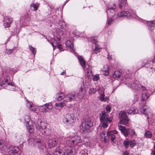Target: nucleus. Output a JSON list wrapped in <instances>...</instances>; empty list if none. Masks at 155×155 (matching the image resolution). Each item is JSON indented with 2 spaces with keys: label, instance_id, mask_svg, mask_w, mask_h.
I'll return each instance as SVG.
<instances>
[{
  "label": "nucleus",
  "instance_id": "obj_1",
  "mask_svg": "<svg viewBox=\"0 0 155 155\" xmlns=\"http://www.w3.org/2000/svg\"><path fill=\"white\" fill-rule=\"evenodd\" d=\"M106 132L105 131L101 132L100 136L103 139L105 142H107L110 140L111 141L114 143H115L116 141L115 134H117V132L116 130L109 131L107 134V135L105 136Z\"/></svg>",
  "mask_w": 155,
  "mask_h": 155
},
{
  "label": "nucleus",
  "instance_id": "obj_2",
  "mask_svg": "<svg viewBox=\"0 0 155 155\" xmlns=\"http://www.w3.org/2000/svg\"><path fill=\"white\" fill-rule=\"evenodd\" d=\"M93 124L90 119H86L80 126V130L84 134H88L90 131V129Z\"/></svg>",
  "mask_w": 155,
  "mask_h": 155
},
{
  "label": "nucleus",
  "instance_id": "obj_3",
  "mask_svg": "<svg viewBox=\"0 0 155 155\" xmlns=\"http://www.w3.org/2000/svg\"><path fill=\"white\" fill-rule=\"evenodd\" d=\"M100 120L102 127L104 128L108 127V124L112 121V118L109 117L107 113L102 111L100 114Z\"/></svg>",
  "mask_w": 155,
  "mask_h": 155
},
{
  "label": "nucleus",
  "instance_id": "obj_4",
  "mask_svg": "<svg viewBox=\"0 0 155 155\" xmlns=\"http://www.w3.org/2000/svg\"><path fill=\"white\" fill-rule=\"evenodd\" d=\"M66 144L69 147H74L81 142V137L78 135L70 136L66 138Z\"/></svg>",
  "mask_w": 155,
  "mask_h": 155
},
{
  "label": "nucleus",
  "instance_id": "obj_5",
  "mask_svg": "<svg viewBox=\"0 0 155 155\" xmlns=\"http://www.w3.org/2000/svg\"><path fill=\"white\" fill-rule=\"evenodd\" d=\"M35 127L43 135L49 136L51 134V129H46V124L43 122L41 123L40 124L38 123L36 124Z\"/></svg>",
  "mask_w": 155,
  "mask_h": 155
},
{
  "label": "nucleus",
  "instance_id": "obj_6",
  "mask_svg": "<svg viewBox=\"0 0 155 155\" xmlns=\"http://www.w3.org/2000/svg\"><path fill=\"white\" fill-rule=\"evenodd\" d=\"M75 120V117L72 114H67L63 118V122L70 126L73 125Z\"/></svg>",
  "mask_w": 155,
  "mask_h": 155
},
{
  "label": "nucleus",
  "instance_id": "obj_7",
  "mask_svg": "<svg viewBox=\"0 0 155 155\" xmlns=\"http://www.w3.org/2000/svg\"><path fill=\"white\" fill-rule=\"evenodd\" d=\"M76 98V94L74 91L67 94L63 98L64 101L66 103L70 102L74 100Z\"/></svg>",
  "mask_w": 155,
  "mask_h": 155
},
{
  "label": "nucleus",
  "instance_id": "obj_8",
  "mask_svg": "<svg viewBox=\"0 0 155 155\" xmlns=\"http://www.w3.org/2000/svg\"><path fill=\"white\" fill-rule=\"evenodd\" d=\"M107 7L108 9L106 12L108 16H112L113 14H115L116 9V6L115 4L113 3L109 4L107 5Z\"/></svg>",
  "mask_w": 155,
  "mask_h": 155
},
{
  "label": "nucleus",
  "instance_id": "obj_9",
  "mask_svg": "<svg viewBox=\"0 0 155 155\" xmlns=\"http://www.w3.org/2000/svg\"><path fill=\"white\" fill-rule=\"evenodd\" d=\"M119 117L121 124H126L129 121L128 118L127 116L126 112H121L119 114Z\"/></svg>",
  "mask_w": 155,
  "mask_h": 155
},
{
  "label": "nucleus",
  "instance_id": "obj_10",
  "mask_svg": "<svg viewBox=\"0 0 155 155\" xmlns=\"http://www.w3.org/2000/svg\"><path fill=\"white\" fill-rule=\"evenodd\" d=\"M8 149H10L9 150V153L10 155H20V154L21 151L17 147H13L10 145V146L8 147Z\"/></svg>",
  "mask_w": 155,
  "mask_h": 155
},
{
  "label": "nucleus",
  "instance_id": "obj_11",
  "mask_svg": "<svg viewBox=\"0 0 155 155\" xmlns=\"http://www.w3.org/2000/svg\"><path fill=\"white\" fill-rule=\"evenodd\" d=\"M128 87L134 89L136 91L140 90L141 85L139 84V82L137 81H132L128 83Z\"/></svg>",
  "mask_w": 155,
  "mask_h": 155
},
{
  "label": "nucleus",
  "instance_id": "obj_12",
  "mask_svg": "<svg viewBox=\"0 0 155 155\" xmlns=\"http://www.w3.org/2000/svg\"><path fill=\"white\" fill-rule=\"evenodd\" d=\"M10 146V143L6 140H0V150L2 151L7 150Z\"/></svg>",
  "mask_w": 155,
  "mask_h": 155
},
{
  "label": "nucleus",
  "instance_id": "obj_13",
  "mask_svg": "<svg viewBox=\"0 0 155 155\" xmlns=\"http://www.w3.org/2000/svg\"><path fill=\"white\" fill-rule=\"evenodd\" d=\"M58 142V140L56 138L49 139L48 141V146L49 148H52L55 147Z\"/></svg>",
  "mask_w": 155,
  "mask_h": 155
},
{
  "label": "nucleus",
  "instance_id": "obj_14",
  "mask_svg": "<svg viewBox=\"0 0 155 155\" xmlns=\"http://www.w3.org/2000/svg\"><path fill=\"white\" fill-rule=\"evenodd\" d=\"M85 87L84 86L81 87L78 93L77 94V96L79 99L83 98L85 94Z\"/></svg>",
  "mask_w": 155,
  "mask_h": 155
},
{
  "label": "nucleus",
  "instance_id": "obj_15",
  "mask_svg": "<svg viewBox=\"0 0 155 155\" xmlns=\"http://www.w3.org/2000/svg\"><path fill=\"white\" fill-rule=\"evenodd\" d=\"M132 13H130L127 11H123L119 12L117 15L118 17L127 16L128 18H130L132 15Z\"/></svg>",
  "mask_w": 155,
  "mask_h": 155
},
{
  "label": "nucleus",
  "instance_id": "obj_16",
  "mask_svg": "<svg viewBox=\"0 0 155 155\" xmlns=\"http://www.w3.org/2000/svg\"><path fill=\"white\" fill-rule=\"evenodd\" d=\"M119 130H120L124 135L126 137H128V132L129 128L126 129V127L122 126H118Z\"/></svg>",
  "mask_w": 155,
  "mask_h": 155
},
{
  "label": "nucleus",
  "instance_id": "obj_17",
  "mask_svg": "<svg viewBox=\"0 0 155 155\" xmlns=\"http://www.w3.org/2000/svg\"><path fill=\"white\" fill-rule=\"evenodd\" d=\"M27 101L26 104V106L30 110L37 113L36 112V111H37L36 106H35L32 102H29L27 101Z\"/></svg>",
  "mask_w": 155,
  "mask_h": 155
},
{
  "label": "nucleus",
  "instance_id": "obj_18",
  "mask_svg": "<svg viewBox=\"0 0 155 155\" xmlns=\"http://www.w3.org/2000/svg\"><path fill=\"white\" fill-rule=\"evenodd\" d=\"M12 18H9L8 17L4 19V25L5 27H9L10 26V24L12 22Z\"/></svg>",
  "mask_w": 155,
  "mask_h": 155
},
{
  "label": "nucleus",
  "instance_id": "obj_19",
  "mask_svg": "<svg viewBox=\"0 0 155 155\" xmlns=\"http://www.w3.org/2000/svg\"><path fill=\"white\" fill-rule=\"evenodd\" d=\"M127 112L129 114H134L137 113L138 111L136 107L134 106L131 107L128 109H127Z\"/></svg>",
  "mask_w": 155,
  "mask_h": 155
},
{
  "label": "nucleus",
  "instance_id": "obj_20",
  "mask_svg": "<svg viewBox=\"0 0 155 155\" xmlns=\"http://www.w3.org/2000/svg\"><path fill=\"white\" fill-rule=\"evenodd\" d=\"M149 29L152 31L155 26V20L148 21L147 23Z\"/></svg>",
  "mask_w": 155,
  "mask_h": 155
},
{
  "label": "nucleus",
  "instance_id": "obj_21",
  "mask_svg": "<svg viewBox=\"0 0 155 155\" xmlns=\"http://www.w3.org/2000/svg\"><path fill=\"white\" fill-rule=\"evenodd\" d=\"M43 36L45 37L48 41L52 45L54 49V48H55V47L58 45V44L57 41L56 40H55V39H52V41H50V40H48L47 37H45L44 35Z\"/></svg>",
  "mask_w": 155,
  "mask_h": 155
},
{
  "label": "nucleus",
  "instance_id": "obj_22",
  "mask_svg": "<svg viewBox=\"0 0 155 155\" xmlns=\"http://www.w3.org/2000/svg\"><path fill=\"white\" fill-rule=\"evenodd\" d=\"M54 155H65L64 152L60 149L57 148L53 152Z\"/></svg>",
  "mask_w": 155,
  "mask_h": 155
},
{
  "label": "nucleus",
  "instance_id": "obj_23",
  "mask_svg": "<svg viewBox=\"0 0 155 155\" xmlns=\"http://www.w3.org/2000/svg\"><path fill=\"white\" fill-rule=\"evenodd\" d=\"M66 46L70 48L71 51L73 52L74 51V50L73 49V45L71 41L70 40H68L65 43Z\"/></svg>",
  "mask_w": 155,
  "mask_h": 155
},
{
  "label": "nucleus",
  "instance_id": "obj_24",
  "mask_svg": "<svg viewBox=\"0 0 155 155\" xmlns=\"http://www.w3.org/2000/svg\"><path fill=\"white\" fill-rule=\"evenodd\" d=\"M99 98L100 100L102 101L106 102L108 101L109 97L108 96L105 97V94L103 93L101 94Z\"/></svg>",
  "mask_w": 155,
  "mask_h": 155
},
{
  "label": "nucleus",
  "instance_id": "obj_25",
  "mask_svg": "<svg viewBox=\"0 0 155 155\" xmlns=\"http://www.w3.org/2000/svg\"><path fill=\"white\" fill-rule=\"evenodd\" d=\"M103 74L105 75H108L109 74V68L107 65H105L103 70Z\"/></svg>",
  "mask_w": 155,
  "mask_h": 155
},
{
  "label": "nucleus",
  "instance_id": "obj_26",
  "mask_svg": "<svg viewBox=\"0 0 155 155\" xmlns=\"http://www.w3.org/2000/svg\"><path fill=\"white\" fill-rule=\"evenodd\" d=\"M70 147L68 149H65V152H64L65 155V154L66 155H73L71 147Z\"/></svg>",
  "mask_w": 155,
  "mask_h": 155
},
{
  "label": "nucleus",
  "instance_id": "obj_27",
  "mask_svg": "<svg viewBox=\"0 0 155 155\" xmlns=\"http://www.w3.org/2000/svg\"><path fill=\"white\" fill-rule=\"evenodd\" d=\"M30 7L31 8L32 10L36 11L38 8V3H32L30 5Z\"/></svg>",
  "mask_w": 155,
  "mask_h": 155
},
{
  "label": "nucleus",
  "instance_id": "obj_28",
  "mask_svg": "<svg viewBox=\"0 0 155 155\" xmlns=\"http://www.w3.org/2000/svg\"><path fill=\"white\" fill-rule=\"evenodd\" d=\"M120 73L118 71H116L113 74V76L114 78H118L120 77Z\"/></svg>",
  "mask_w": 155,
  "mask_h": 155
},
{
  "label": "nucleus",
  "instance_id": "obj_29",
  "mask_svg": "<svg viewBox=\"0 0 155 155\" xmlns=\"http://www.w3.org/2000/svg\"><path fill=\"white\" fill-rule=\"evenodd\" d=\"M51 105V103L44 104V106L46 108V110L48 111V112L49 110L52 109V106Z\"/></svg>",
  "mask_w": 155,
  "mask_h": 155
},
{
  "label": "nucleus",
  "instance_id": "obj_30",
  "mask_svg": "<svg viewBox=\"0 0 155 155\" xmlns=\"http://www.w3.org/2000/svg\"><path fill=\"white\" fill-rule=\"evenodd\" d=\"M127 3V0H121L120 3L119 5V8L120 9L121 8L123 7V5L125 7Z\"/></svg>",
  "mask_w": 155,
  "mask_h": 155
},
{
  "label": "nucleus",
  "instance_id": "obj_31",
  "mask_svg": "<svg viewBox=\"0 0 155 155\" xmlns=\"http://www.w3.org/2000/svg\"><path fill=\"white\" fill-rule=\"evenodd\" d=\"M94 44H95V48L94 51V53L97 54L100 52V48L98 47V45L97 43L94 42Z\"/></svg>",
  "mask_w": 155,
  "mask_h": 155
},
{
  "label": "nucleus",
  "instance_id": "obj_32",
  "mask_svg": "<svg viewBox=\"0 0 155 155\" xmlns=\"http://www.w3.org/2000/svg\"><path fill=\"white\" fill-rule=\"evenodd\" d=\"M66 105V102L63 101V102H60L59 103H56L55 104V106L56 107H59L61 108L63 107Z\"/></svg>",
  "mask_w": 155,
  "mask_h": 155
},
{
  "label": "nucleus",
  "instance_id": "obj_33",
  "mask_svg": "<svg viewBox=\"0 0 155 155\" xmlns=\"http://www.w3.org/2000/svg\"><path fill=\"white\" fill-rule=\"evenodd\" d=\"M57 98H56L57 100L59 101H61L62 99H63V98L64 97V96L62 94H61L60 95H59L58 94H57L56 95Z\"/></svg>",
  "mask_w": 155,
  "mask_h": 155
},
{
  "label": "nucleus",
  "instance_id": "obj_34",
  "mask_svg": "<svg viewBox=\"0 0 155 155\" xmlns=\"http://www.w3.org/2000/svg\"><path fill=\"white\" fill-rule=\"evenodd\" d=\"M152 136V134L151 132L148 130L146 131L145 133V136L147 138H150Z\"/></svg>",
  "mask_w": 155,
  "mask_h": 155
},
{
  "label": "nucleus",
  "instance_id": "obj_35",
  "mask_svg": "<svg viewBox=\"0 0 155 155\" xmlns=\"http://www.w3.org/2000/svg\"><path fill=\"white\" fill-rule=\"evenodd\" d=\"M27 129L30 133H32L34 132V126L32 125H28L27 127Z\"/></svg>",
  "mask_w": 155,
  "mask_h": 155
},
{
  "label": "nucleus",
  "instance_id": "obj_36",
  "mask_svg": "<svg viewBox=\"0 0 155 155\" xmlns=\"http://www.w3.org/2000/svg\"><path fill=\"white\" fill-rule=\"evenodd\" d=\"M39 110L44 113H46L48 112V111L46 110L44 105L40 106L39 108Z\"/></svg>",
  "mask_w": 155,
  "mask_h": 155
},
{
  "label": "nucleus",
  "instance_id": "obj_37",
  "mask_svg": "<svg viewBox=\"0 0 155 155\" xmlns=\"http://www.w3.org/2000/svg\"><path fill=\"white\" fill-rule=\"evenodd\" d=\"M149 96L146 93H143L142 95L141 100L143 101H145L148 97Z\"/></svg>",
  "mask_w": 155,
  "mask_h": 155
},
{
  "label": "nucleus",
  "instance_id": "obj_38",
  "mask_svg": "<svg viewBox=\"0 0 155 155\" xmlns=\"http://www.w3.org/2000/svg\"><path fill=\"white\" fill-rule=\"evenodd\" d=\"M141 112L142 113L144 114H145L146 116H148L149 115L148 113H147L148 110L144 108H143L140 110Z\"/></svg>",
  "mask_w": 155,
  "mask_h": 155
},
{
  "label": "nucleus",
  "instance_id": "obj_39",
  "mask_svg": "<svg viewBox=\"0 0 155 155\" xmlns=\"http://www.w3.org/2000/svg\"><path fill=\"white\" fill-rule=\"evenodd\" d=\"M29 47L30 50L31 51V52L33 55H35L36 52V51L35 50V48L30 45L29 46Z\"/></svg>",
  "mask_w": 155,
  "mask_h": 155
},
{
  "label": "nucleus",
  "instance_id": "obj_40",
  "mask_svg": "<svg viewBox=\"0 0 155 155\" xmlns=\"http://www.w3.org/2000/svg\"><path fill=\"white\" fill-rule=\"evenodd\" d=\"M96 91V90L95 88H90L89 91V94L91 95L94 94Z\"/></svg>",
  "mask_w": 155,
  "mask_h": 155
},
{
  "label": "nucleus",
  "instance_id": "obj_41",
  "mask_svg": "<svg viewBox=\"0 0 155 155\" xmlns=\"http://www.w3.org/2000/svg\"><path fill=\"white\" fill-rule=\"evenodd\" d=\"M130 134L131 136L134 135H135V133L134 131L131 129L129 128L128 132V136Z\"/></svg>",
  "mask_w": 155,
  "mask_h": 155
},
{
  "label": "nucleus",
  "instance_id": "obj_42",
  "mask_svg": "<svg viewBox=\"0 0 155 155\" xmlns=\"http://www.w3.org/2000/svg\"><path fill=\"white\" fill-rule=\"evenodd\" d=\"M135 142L134 140L129 142L130 146L131 148L135 146Z\"/></svg>",
  "mask_w": 155,
  "mask_h": 155
},
{
  "label": "nucleus",
  "instance_id": "obj_43",
  "mask_svg": "<svg viewBox=\"0 0 155 155\" xmlns=\"http://www.w3.org/2000/svg\"><path fill=\"white\" fill-rule=\"evenodd\" d=\"M15 50V49L13 48L12 49H7L6 50V53L9 55L12 54L13 51Z\"/></svg>",
  "mask_w": 155,
  "mask_h": 155
},
{
  "label": "nucleus",
  "instance_id": "obj_44",
  "mask_svg": "<svg viewBox=\"0 0 155 155\" xmlns=\"http://www.w3.org/2000/svg\"><path fill=\"white\" fill-rule=\"evenodd\" d=\"M99 79L100 77L98 74L95 75L93 78V80L94 81H97Z\"/></svg>",
  "mask_w": 155,
  "mask_h": 155
},
{
  "label": "nucleus",
  "instance_id": "obj_45",
  "mask_svg": "<svg viewBox=\"0 0 155 155\" xmlns=\"http://www.w3.org/2000/svg\"><path fill=\"white\" fill-rule=\"evenodd\" d=\"M123 144L126 147H127L129 144V142L128 141L125 140Z\"/></svg>",
  "mask_w": 155,
  "mask_h": 155
},
{
  "label": "nucleus",
  "instance_id": "obj_46",
  "mask_svg": "<svg viewBox=\"0 0 155 155\" xmlns=\"http://www.w3.org/2000/svg\"><path fill=\"white\" fill-rule=\"evenodd\" d=\"M80 62L81 65L82 66V67L83 68H84L86 64L85 61L84 60L82 61H80Z\"/></svg>",
  "mask_w": 155,
  "mask_h": 155
},
{
  "label": "nucleus",
  "instance_id": "obj_47",
  "mask_svg": "<svg viewBox=\"0 0 155 155\" xmlns=\"http://www.w3.org/2000/svg\"><path fill=\"white\" fill-rule=\"evenodd\" d=\"M92 72L91 71L89 70L87 71V75L88 77H90L91 76L93 75Z\"/></svg>",
  "mask_w": 155,
  "mask_h": 155
},
{
  "label": "nucleus",
  "instance_id": "obj_48",
  "mask_svg": "<svg viewBox=\"0 0 155 155\" xmlns=\"http://www.w3.org/2000/svg\"><path fill=\"white\" fill-rule=\"evenodd\" d=\"M97 37H93L91 38V41L93 42L94 43V42L96 43H97V42L96 40V39H97Z\"/></svg>",
  "mask_w": 155,
  "mask_h": 155
},
{
  "label": "nucleus",
  "instance_id": "obj_49",
  "mask_svg": "<svg viewBox=\"0 0 155 155\" xmlns=\"http://www.w3.org/2000/svg\"><path fill=\"white\" fill-rule=\"evenodd\" d=\"M113 21V20H112L111 19H109L107 21V24H108L109 25H110L111 24H112Z\"/></svg>",
  "mask_w": 155,
  "mask_h": 155
},
{
  "label": "nucleus",
  "instance_id": "obj_50",
  "mask_svg": "<svg viewBox=\"0 0 155 155\" xmlns=\"http://www.w3.org/2000/svg\"><path fill=\"white\" fill-rule=\"evenodd\" d=\"M34 141L35 144L40 143L41 142V140L38 139H35Z\"/></svg>",
  "mask_w": 155,
  "mask_h": 155
},
{
  "label": "nucleus",
  "instance_id": "obj_51",
  "mask_svg": "<svg viewBox=\"0 0 155 155\" xmlns=\"http://www.w3.org/2000/svg\"><path fill=\"white\" fill-rule=\"evenodd\" d=\"M57 47L59 49V50H60V51H63V48L61 45L58 44Z\"/></svg>",
  "mask_w": 155,
  "mask_h": 155
},
{
  "label": "nucleus",
  "instance_id": "obj_52",
  "mask_svg": "<svg viewBox=\"0 0 155 155\" xmlns=\"http://www.w3.org/2000/svg\"><path fill=\"white\" fill-rule=\"evenodd\" d=\"M106 110L108 112L110 111L111 110V108L108 105L106 107Z\"/></svg>",
  "mask_w": 155,
  "mask_h": 155
},
{
  "label": "nucleus",
  "instance_id": "obj_53",
  "mask_svg": "<svg viewBox=\"0 0 155 155\" xmlns=\"http://www.w3.org/2000/svg\"><path fill=\"white\" fill-rule=\"evenodd\" d=\"M25 121H26L27 123L28 122V120H30V118L28 116H25Z\"/></svg>",
  "mask_w": 155,
  "mask_h": 155
},
{
  "label": "nucleus",
  "instance_id": "obj_54",
  "mask_svg": "<svg viewBox=\"0 0 155 155\" xmlns=\"http://www.w3.org/2000/svg\"><path fill=\"white\" fill-rule=\"evenodd\" d=\"M140 89L142 91H144L146 90V87H145L142 86L141 85V86L140 87Z\"/></svg>",
  "mask_w": 155,
  "mask_h": 155
},
{
  "label": "nucleus",
  "instance_id": "obj_55",
  "mask_svg": "<svg viewBox=\"0 0 155 155\" xmlns=\"http://www.w3.org/2000/svg\"><path fill=\"white\" fill-rule=\"evenodd\" d=\"M78 59L80 61L84 60L83 58L81 56H79L78 57Z\"/></svg>",
  "mask_w": 155,
  "mask_h": 155
},
{
  "label": "nucleus",
  "instance_id": "obj_56",
  "mask_svg": "<svg viewBox=\"0 0 155 155\" xmlns=\"http://www.w3.org/2000/svg\"><path fill=\"white\" fill-rule=\"evenodd\" d=\"M151 61L152 63H155V55L153 57V58H152Z\"/></svg>",
  "mask_w": 155,
  "mask_h": 155
},
{
  "label": "nucleus",
  "instance_id": "obj_57",
  "mask_svg": "<svg viewBox=\"0 0 155 155\" xmlns=\"http://www.w3.org/2000/svg\"><path fill=\"white\" fill-rule=\"evenodd\" d=\"M8 85H10V86H12V87H15V86H14V85L12 82H11L10 83H8Z\"/></svg>",
  "mask_w": 155,
  "mask_h": 155
},
{
  "label": "nucleus",
  "instance_id": "obj_58",
  "mask_svg": "<svg viewBox=\"0 0 155 155\" xmlns=\"http://www.w3.org/2000/svg\"><path fill=\"white\" fill-rule=\"evenodd\" d=\"M66 73V70H63V71L60 74L61 75H63L65 74Z\"/></svg>",
  "mask_w": 155,
  "mask_h": 155
},
{
  "label": "nucleus",
  "instance_id": "obj_59",
  "mask_svg": "<svg viewBox=\"0 0 155 155\" xmlns=\"http://www.w3.org/2000/svg\"><path fill=\"white\" fill-rule=\"evenodd\" d=\"M150 155H155V150L152 151L150 153Z\"/></svg>",
  "mask_w": 155,
  "mask_h": 155
},
{
  "label": "nucleus",
  "instance_id": "obj_60",
  "mask_svg": "<svg viewBox=\"0 0 155 155\" xmlns=\"http://www.w3.org/2000/svg\"><path fill=\"white\" fill-rule=\"evenodd\" d=\"M4 82L5 83H7L8 82V80L7 78H5L4 80Z\"/></svg>",
  "mask_w": 155,
  "mask_h": 155
},
{
  "label": "nucleus",
  "instance_id": "obj_61",
  "mask_svg": "<svg viewBox=\"0 0 155 155\" xmlns=\"http://www.w3.org/2000/svg\"><path fill=\"white\" fill-rule=\"evenodd\" d=\"M128 153L127 152H125L123 153V155H128Z\"/></svg>",
  "mask_w": 155,
  "mask_h": 155
},
{
  "label": "nucleus",
  "instance_id": "obj_62",
  "mask_svg": "<svg viewBox=\"0 0 155 155\" xmlns=\"http://www.w3.org/2000/svg\"><path fill=\"white\" fill-rule=\"evenodd\" d=\"M107 58L108 59H110L111 58V56L108 55Z\"/></svg>",
  "mask_w": 155,
  "mask_h": 155
},
{
  "label": "nucleus",
  "instance_id": "obj_63",
  "mask_svg": "<svg viewBox=\"0 0 155 155\" xmlns=\"http://www.w3.org/2000/svg\"><path fill=\"white\" fill-rule=\"evenodd\" d=\"M143 107H144V105H145V103L144 102H143Z\"/></svg>",
  "mask_w": 155,
  "mask_h": 155
},
{
  "label": "nucleus",
  "instance_id": "obj_64",
  "mask_svg": "<svg viewBox=\"0 0 155 155\" xmlns=\"http://www.w3.org/2000/svg\"><path fill=\"white\" fill-rule=\"evenodd\" d=\"M46 155H51V154L50 153H48Z\"/></svg>",
  "mask_w": 155,
  "mask_h": 155
}]
</instances>
